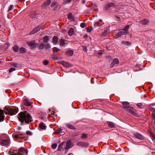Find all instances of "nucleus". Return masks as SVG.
Listing matches in <instances>:
<instances>
[{"label": "nucleus", "mask_w": 155, "mask_h": 155, "mask_svg": "<svg viewBox=\"0 0 155 155\" xmlns=\"http://www.w3.org/2000/svg\"><path fill=\"white\" fill-rule=\"evenodd\" d=\"M30 115L26 111L21 112L19 114L18 119L22 123H29L32 121Z\"/></svg>", "instance_id": "nucleus-1"}, {"label": "nucleus", "mask_w": 155, "mask_h": 155, "mask_svg": "<svg viewBox=\"0 0 155 155\" xmlns=\"http://www.w3.org/2000/svg\"><path fill=\"white\" fill-rule=\"evenodd\" d=\"M6 110L7 112L6 113H7L11 115L16 114L18 111V108L15 107L12 108H8Z\"/></svg>", "instance_id": "nucleus-2"}, {"label": "nucleus", "mask_w": 155, "mask_h": 155, "mask_svg": "<svg viewBox=\"0 0 155 155\" xmlns=\"http://www.w3.org/2000/svg\"><path fill=\"white\" fill-rule=\"evenodd\" d=\"M73 146V143H71V140H69L66 142V146L64 148V149L66 150H68L72 147Z\"/></svg>", "instance_id": "nucleus-3"}, {"label": "nucleus", "mask_w": 155, "mask_h": 155, "mask_svg": "<svg viewBox=\"0 0 155 155\" xmlns=\"http://www.w3.org/2000/svg\"><path fill=\"white\" fill-rule=\"evenodd\" d=\"M19 153H17L13 154V155H22V153H25L26 155H27L28 153V151L27 150L25 149L23 147H21L18 150Z\"/></svg>", "instance_id": "nucleus-4"}, {"label": "nucleus", "mask_w": 155, "mask_h": 155, "mask_svg": "<svg viewBox=\"0 0 155 155\" xmlns=\"http://www.w3.org/2000/svg\"><path fill=\"white\" fill-rule=\"evenodd\" d=\"M27 44L31 48H35L38 47V45L37 44L35 43V41L34 40L28 42Z\"/></svg>", "instance_id": "nucleus-5"}, {"label": "nucleus", "mask_w": 155, "mask_h": 155, "mask_svg": "<svg viewBox=\"0 0 155 155\" xmlns=\"http://www.w3.org/2000/svg\"><path fill=\"white\" fill-rule=\"evenodd\" d=\"M127 33L126 31H121L116 33L114 35V38H117L120 37L123 35H127Z\"/></svg>", "instance_id": "nucleus-6"}, {"label": "nucleus", "mask_w": 155, "mask_h": 155, "mask_svg": "<svg viewBox=\"0 0 155 155\" xmlns=\"http://www.w3.org/2000/svg\"><path fill=\"white\" fill-rule=\"evenodd\" d=\"M42 26V24H40L38 26L35 27L30 32V34H33L37 32L41 28Z\"/></svg>", "instance_id": "nucleus-7"}, {"label": "nucleus", "mask_w": 155, "mask_h": 155, "mask_svg": "<svg viewBox=\"0 0 155 155\" xmlns=\"http://www.w3.org/2000/svg\"><path fill=\"white\" fill-rule=\"evenodd\" d=\"M134 136L136 138L140 140H143L144 139V137L141 134L138 133H135L134 134Z\"/></svg>", "instance_id": "nucleus-8"}, {"label": "nucleus", "mask_w": 155, "mask_h": 155, "mask_svg": "<svg viewBox=\"0 0 155 155\" xmlns=\"http://www.w3.org/2000/svg\"><path fill=\"white\" fill-rule=\"evenodd\" d=\"M125 110L132 114L134 115L135 116H136L137 115V113L134 111L133 108L131 107H129L128 108H126Z\"/></svg>", "instance_id": "nucleus-9"}, {"label": "nucleus", "mask_w": 155, "mask_h": 155, "mask_svg": "<svg viewBox=\"0 0 155 155\" xmlns=\"http://www.w3.org/2000/svg\"><path fill=\"white\" fill-rule=\"evenodd\" d=\"M9 143V140L5 139L0 141V144L2 146L8 145Z\"/></svg>", "instance_id": "nucleus-10"}, {"label": "nucleus", "mask_w": 155, "mask_h": 155, "mask_svg": "<svg viewBox=\"0 0 155 155\" xmlns=\"http://www.w3.org/2000/svg\"><path fill=\"white\" fill-rule=\"evenodd\" d=\"M119 63V61L116 58H114L111 62L110 65V67L112 68L114 66L115 64H117Z\"/></svg>", "instance_id": "nucleus-11"}, {"label": "nucleus", "mask_w": 155, "mask_h": 155, "mask_svg": "<svg viewBox=\"0 0 155 155\" xmlns=\"http://www.w3.org/2000/svg\"><path fill=\"white\" fill-rule=\"evenodd\" d=\"M61 64L65 67L68 68L72 66L71 64L65 61H62L61 62Z\"/></svg>", "instance_id": "nucleus-12"}, {"label": "nucleus", "mask_w": 155, "mask_h": 155, "mask_svg": "<svg viewBox=\"0 0 155 155\" xmlns=\"http://www.w3.org/2000/svg\"><path fill=\"white\" fill-rule=\"evenodd\" d=\"M23 134V133L21 131H17L15 134L13 135L14 137L16 138H17L19 137V136L22 135Z\"/></svg>", "instance_id": "nucleus-13"}, {"label": "nucleus", "mask_w": 155, "mask_h": 155, "mask_svg": "<svg viewBox=\"0 0 155 155\" xmlns=\"http://www.w3.org/2000/svg\"><path fill=\"white\" fill-rule=\"evenodd\" d=\"M4 117L5 116L3 111L0 109V122H2L4 120Z\"/></svg>", "instance_id": "nucleus-14"}, {"label": "nucleus", "mask_w": 155, "mask_h": 155, "mask_svg": "<svg viewBox=\"0 0 155 155\" xmlns=\"http://www.w3.org/2000/svg\"><path fill=\"white\" fill-rule=\"evenodd\" d=\"M116 6L113 3H108L105 6V8L107 9H109L110 7H115Z\"/></svg>", "instance_id": "nucleus-15"}, {"label": "nucleus", "mask_w": 155, "mask_h": 155, "mask_svg": "<svg viewBox=\"0 0 155 155\" xmlns=\"http://www.w3.org/2000/svg\"><path fill=\"white\" fill-rule=\"evenodd\" d=\"M124 107L123 108L125 110L126 108L129 107V103L127 101L122 102V103Z\"/></svg>", "instance_id": "nucleus-16"}, {"label": "nucleus", "mask_w": 155, "mask_h": 155, "mask_svg": "<svg viewBox=\"0 0 155 155\" xmlns=\"http://www.w3.org/2000/svg\"><path fill=\"white\" fill-rule=\"evenodd\" d=\"M51 3V1L50 0H48L42 4V7L43 8H45L49 5Z\"/></svg>", "instance_id": "nucleus-17"}, {"label": "nucleus", "mask_w": 155, "mask_h": 155, "mask_svg": "<svg viewBox=\"0 0 155 155\" xmlns=\"http://www.w3.org/2000/svg\"><path fill=\"white\" fill-rule=\"evenodd\" d=\"M66 54L69 56H72L74 54V51L72 50H68L66 51Z\"/></svg>", "instance_id": "nucleus-18"}, {"label": "nucleus", "mask_w": 155, "mask_h": 155, "mask_svg": "<svg viewBox=\"0 0 155 155\" xmlns=\"http://www.w3.org/2000/svg\"><path fill=\"white\" fill-rule=\"evenodd\" d=\"M65 126L67 127L68 128L72 129V130H74L76 128H75L73 126H72V125H71L68 123H67L65 124Z\"/></svg>", "instance_id": "nucleus-19"}, {"label": "nucleus", "mask_w": 155, "mask_h": 155, "mask_svg": "<svg viewBox=\"0 0 155 155\" xmlns=\"http://www.w3.org/2000/svg\"><path fill=\"white\" fill-rule=\"evenodd\" d=\"M50 38L51 37L50 36H46L44 38L43 41L44 42L47 43L48 42Z\"/></svg>", "instance_id": "nucleus-20"}, {"label": "nucleus", "mask_w": 155, "mask_h": 155, "mask_svg": "<svg viewBox=\"0 0 155 155\" xmlns=\"http://www.w3.org/2000/svg\"><path fill=\"white\" fill-rule=\"evenodd\" d=\"M58 41V38L57 36H54L53 38L52 41L54 44H56Z\"/></svg>", "instance_id": "nucleus-21"}, {"label": "nucleus", "mask_w": 155, "mask_h": 155, "mask_svg": "<svg viewBox=\"0 0 155 155\" xmlns=\"http://www.w3.org/2000/svg\"><path fill=\"white\" fill-rule=\"evenodd\" d=\"M64 143V142H63L60 143L58 146V151H60L63 149L62 146Z\"/></svg>", "instance_id": "nucleus-22"}, {"label": "nucleus", "mask_w": 155, "mask_h": 155, "mask_svg": "<svg viewBox=\"0 0 155 155\" xmlns=\"http://www.w3.org/2000/svg\"><path fill=\"white\" fill-rule=\"evenodd\" d=\"M59 42L60 46L62 47H64L65 44V41L63 39H61Z\"/></svg>", "instance_id": "nucleus-23"}, {"label": "nucleus", "mask_w": 155, "mask_h": 155, "mask_svg": "<svg viewBox=\"0 0 155 155\" xmlns=\"http://www.w3.org/2000/svg\"><path fill=\"white\" fill-rule=\"evenodd\" d=\"M24 104L26 106H29L30 105V103L28 102V100L26 99H24Z\"/></svg>", "instance_id": "nucleus-24"}, {"label": "nucleus", "mask_w": 155, "mask_h": 155, "mask_svg": "<svg viewBox=\"0 0 155 155\" xmlns=\"http://www.w3.org/2000/svg\"><path fill=\"white\" fill-rule=\"evenodd\" d=\"M39 127L41 129L44 130L46 129V126L42 122L39 125Z\"/></svg>", "instance_id": "nucleus-25"}, {"label": "nucleus", "mask_w": 155, "mask_h": 155, "mask_svg": "<svg viewBox=\"0 0 155 155\" xmlns=\"http://www.w3.org/2000/svg\"><path fill=\"white\" fill-rule=\"evenodd\" d=\"M39 49L42 50L45 48V45L43 43H41L38 46Z\"/></svg>", "instance_id": "nucleus-26"}, {"label": "nucleus", "mask_w": 155, "mask_h": 155, "mask_svg": "<svg viewBox=\"0 0 155 155\" xmlns=\"http://www.w3.org/2000/svg\"><path fill=\"white\" fill-rule=\"evenodd\" d=\"M74 30L72 28H71L68 31V35L70 36H72L74 34Z\"/></svg>", "instance_id": "nucleus-27"}, {"label": "nucleus", "mask_w": 155, "mask_h": 155, "mask_svg": "<svg viewBox=\"0 0 155 155\" xmlns=\"http://www.w3.org/2000/svg\"><path fill=\"white\" fill-rule=\"evenodd\" d=\"M108 126L111 128L113 127H114V124L112 122H107Z\"/></svg>", "instance_id": "nucleus-28"}, {"label": "nucleus", "mask_w": 155, "mask_h": 155, "mask_svg": "<svg viewBox=\"0 0 155 155\" xmlns=\"http://www.w3.org/2000/svg\"><path fill=\"white\" fill-rule=\"evenodd\" d=\"M26 51V49L23 47L21 48L20 49V51L21 53H25Z\"/></svg>", "instance_id": "nucleus-29"}, {"label": "nucleus", "mask_w": 155, "mask_h": 155, "mask_svg": "<svg viewBox=\"0 0 155 155\" xmlns=\"http://www.w3.org/2000/svg\"><path fill=\"white\" fill-rule=\"evenodd\" d=\"M87 31V32L90 33L93 30L92 27L90 26L86 28Z\"/></svg>", "instance_id": "nucleus-30"}, {"label": "nucleus", "mask_w": 155, "mask_h": 155, "mask_svg": "<svg viewBox=\"0 0 155 155\" xmlns=\"http://www.w3.org/2000/svg\"><path fill=\"white\" fill-rule=\"evenodd\" d=\"M12 65L14 66L15 68H21L22 66L21 65L18 64L17 63H13Z\"/></svg>", "instance_id": "nucleus-31"}, {"label": "nucleus", "mask_w": 155, "mask_h": 155, "mask_svg": "<svg viewBox=\"0 0 155 155\" xmlns=\"http://www.w3.org/2000/svg\"><path fill=\"white\" fill-rule=\"evenodd\" d=\"M148 22L145 19L143 20H141V22L142 24H143L144 25H147V24Z\"/></svg>", "instance_id": "nucleus-32"}, {"label": "nucleus", "mask_w": 155, "mask_h": 155, "mask_svg": "<svg viewBox=\"0 0 155 155\" xmlns=\"http://www.w3.org/2000/svg\"><path fill=\"white\" fill-rule=\"evenodd\" d=\"M13 49L15 52H18V47L17 46H15L13 47Z\"/></svg>", "instance_id": "nucleus-33"}, {"label": "nucleus", "mask_w": 155, "mask_h": 155, "mask_svg": "<svg viewBox=\"0 0 155 155\" xmlns=\"http://www.w3.org/2000/svg\"><path fill=\"white\" fill-rule=\"evenodd\" d=\"M109 31H108L107 30L105 29L104 30V31L103 34V35L104 36H107L109 34Z\"/></svg>", "instance_id": "nucleus-34"}, {"label": "nucleus", "mask_w": 155, "mask_h": 155, "mask_svg": "<svg viewBox=\"0 0 155 155\" xmlns=\"http://www.w3.org/2000/svg\"><path fill=\"white\" fill-rule=\"evenodd\" d=\"M51 48V46L49 44H47L45 45V49L47 50L48 49Z\"/></svg>", "instance_id": "nucleus-35"}, {"label": "nucleus", "mask_w": 155, "mask_h": 155, "mask_svg": "<svg viewBox=\"0 0 155 155\" xmlns=\"http://www.w3.org/2000/svg\"><path fill=\"white\" fill-rule=\"evenodd\" d=\"M130 27V25H127L125 27V28L124 29H122L124 31H127V30Z\"/></svg>", "instance_id": "nucleus-36"}, {"label": "nucleus", "mask_w": 155, "mask_h": 155, "mask_svg": "<svg viewBox=\"0 0 155 155\" xmlns=\"http://www.w3.org/2000/svg\"><path fill=\"white\" fill-rule=\"evenodd\" d=\"M60 49L58 48L57 47H55L53 48V51L54 53L57 52L58 51H59Z\"/></svg>", "instance_id": "nucleus-37"}, {"label": "nucleus", "mask_w": 155, "mask_h": 155, "mask_svg": "<svg viewBox=\"0 0 155 155\" xmlns=\"http://www.w3.org/2000/svg\"><path fill=\"white\" fill-rule=\"evenodd\" d=\"M57 146V144L56 143L52 144L51 145V148L52 149H54L56 148Z\"/></svg>", "instance_id": "nucleus-38"}, {"label": "nucleus", "mask_w": 155, "mask_h": 155, "mask_svg": "<svg viewBox=\"0 0 155 155\" xmlns=\"http://www.w3.org/2000/svg\"><path fill=\"white\" fill-rule=\"evenodd\" d=\"M80 26L82 28L85 27L86 26V24L84 23H81L80 24Z\"/></svg>", "instance_id": "nucleus-39"}, {"label": "nucleus", "mask_w": 155, "mask_h": 155, "mask_svg": "<svg viewBox=\"0 0 155 155\" xmlns=\"http://www.w3.org/2000/svg\"><path fill=\"white\" fill-rule=\"evenodd\" d=\"M68 19H71L72 18V14L71 13H69L68 15Z\"/></svg>", "instance_id": "nucleus-40"}, {"label": "nucleus", "mask_w": 155, "mask_h": 155, "mask_svg": "<svg viewBox=\"0 0 155 155\" xmlns=\"http://www.w3.org/2000/svg\"><path fill=\"white\" fill-rule=\"evenodd\" d=\"M49 63V61L47 60H45L43 62V64L45 65H47Z\"/></svg>", "instance_id": "nucleus-41"}, {"label": "nucleus", "mask_w": 155, "mask_h": 155, "mask_svg": "<svg viewBox=\"0 0 155 155\" xmlns=\"http://www.w3.org/2000/svg\"><path fill=\"white\" fill-rule=\"evenodd\" d=\"M150 135L153 139H155V136L152 132H150Z\"/></svg>", "instance_id": "nucleus-42"}, {"label": "nucleus", "mask_w": 155, "mask_h": 155, "mask_svg": "<svg viewBox=\"0 0 155 155\" xmlns=\"http://www.w3.org/2000/svg\"><path fill=\"white\" fill-rule=\"evenodd\" d=\"M87 137V134H83L82 135V137L83 138H86Z\"/></svg>", "instance_id": "nucleus-43"}, {"label": "nucleus", "mask_w": 155, "mask_h": 155, "mask_svg": "<svg viewBox=\"0 0 155 155\" xmlns=\"http://www.w3.org/2000/svg\"><path fill=\"white\" fill-rule=\"evenodd\" d=\"M15 70V69L14 68H11L9 70V72H11L13 71H14Z\"/></svg>", "instance_id": "nucleus-44"}, {"label": "nucleus", "mask_w": 155, "mask_h": 155, "mask_svg": "<svg viewBox=\"0 0 155 155\" xmlns=\"http://www.w3.org/2000/svg\"><path fill=\"white\" fill-rule=\"evenodd\" d=\"M26 134L28 135H32L30 131H28L26 132Z\"/></svg>", "instance_id": "nucleus-45"}, {"label": "nucleus", "mask_w": 155, "mask_h": 155, "mask_svg": "<svg viewBox=\"0 0 155 155\" xmlns=\"http://www.w3.org/2000/svg\"><path fill=\"white\" fill-rule=\"evenodd\" d=\"M71 1V0H64V2L66 4L69 3Z\"/></svg>", "instance_id": "nucleus-46"}, {"label": "nucleus", "mask_w": 155, "mask_h": 155, "mask_svg": "<svg viewBox=\"0 0 155 155\" xmlns=\"http://www.w3.org/2000/svg\"><path fill=\"white\" fill-rule=\"evenodd\" d=\"M83 49L84 52H87V47L85 46H83Z\"/></svg>", "instance_id": "nucleus-47"}, {"label": "nucleus", "mask_w": 155, "mask_h": 155, "mask_svg": "<svg viewBox=\"0 0 155 155\" xmlns=\"http://www.w3.org/2000/svg\"><path fill=\"white\" fill-rule=\"evenodd\" d=\"M123 43L126 45H128L130 44V43L128 41H124L123 42Z\"/></svg>", "instance_id": "nucleus-48"}, {"label": "nucleus", "mask_w": 155, "mask_h": 155, "mask_svg": "<svg viewBox=\"0 0 155 155\" xmlns=\"http://www.w3.org/2000/svg\"><path fill=\"white\" fill-rule=\"evenodd\" d=\"M83 143L81 142H78L77 143V145H78L81 146H82L83 145Z\"/></svg>", "instance_id": "nucleus-49"}, {"label": "nucleus", "mask_w": 155, "mask_h": 155, "mask_svg": "<svg viewBox=\"0 0 155 155\" xmlns=\"http://www.w3.org/2000/svg\"><path fill=\"white\" fill-rule=\"evenodd\" d=\"M13 5H10L9 6V7L8 8V11H10L11 10H12V9L13 8Z\"/></svg>", "instance_id": "nucleus-50"}, {"label": "nucleus", "mask_w": 155, "mask_h": 155, "mask_svg": "<svg viewBox=\"0 0 155 155\" xmlns=\"http://www.w3.org/2000/svg\"><path fill=\"white\" fill-rule=\"evenodd\" d=\"M143 104L142 103H139L137 104V106L138 107H140Z\"/></svg>", "instance_id": "nucleus-51"}, {"label": "nucleus", "mask_w": 155, "mask_h": 155, "mask_svg": "<svg viewBox=\"0 0 155 155\" xmlns=\"http://www.w3.org/2000/svg\"><path fill=\"white\" fill-rule=\"evenodd\" d=\"M56 3L55 2H53L51 4V7H53L55 6V5H56Z\"/></svg>", "instance_id": "nucleus-52"}, {"label": "nucleus", "mask_w": 155, "mask_h": 155, "mask_svg": "<svg viewBox=\"0 0 155 155\" xmlns=\"http://www.w3.org/2000/svg\"><path fill=\"white\" fill-rule=\"evenodd\" d=\"M152 118L155 120V114L153 113H152Z\"/></svg>", "instance_id": "nucleus-53"}, {"label": "nucleus", "mask_w": 155, "mask_h": 155, "mask_svg": "<svg viewBox=\"0 0 155 155\" xmlns=\"http://www.w3.org/2000/svg\"><path fill=\"white\" fill-rule=\"evenodd\" d=\"M62 130L61 128H59L57 130L58 133L61 132L62 131Z\"/></svg>", "instance_id": "nucleus-54"}, {"label": "nucleus", "mask_w": 155, "mask_h": 155, "mask_svg": "<svg viewBox=\"0 0 155 155\" xmlns=\"http://www.w3.org/2000/svg\"><path fill=\"white\" fill-rule=\"evenodd\" d=\"M94 26L95 27H97V26H99V25L98 24V22L95 23V24H94Z\"/></svg>", "instance_id": "nucleus-55"}, {"label": "nucleus", "mask_w": 155, "mask_h": 155, "mask_svg": "<svg viewBox=\"0 0 155 155\" xmlns=\"http://www.w3.org/2000/svg\"><path fill=\"white\" fill-rule=\"evenodd\" d=\"M85 3V0H82L81 1V3L82 4H84Z\"/></svg>", "instance_id": "nucleus-56"}, {"label": "nucleus", "mask_w": 155, "mask_h": 155, "mask_svg": "<svg viewBox=\"0 0 155 155\" xmlns=\"http://www.w3.org/2000/svg\"><path fill=\"white\" fill-rule=\"evenodd\" d=\"M57 6H56L53 9V10L54 11H55V10H56L57 9Z\"/></svg>", "instance_id": "nucleus-57"}, {"label": "nucleus", "mask_w": 155, "mask_h": 155, "mask_svg": "<svg viewBox=\"0 0 155 155\" xmlns=\"http://www.w3.org/2000/svg\"><path fill=\"white\" fill-rule=\"evenodd\" d=\"M106 48L107 49V50H108L109 49V47H108V46H106Z\"/></svg>", "instance_id": "nucleus-58"}, {"label": "nucleus", "mask_w": 155, "mask_h": 155, "mask_svg": "<svg viewBox=\"0 0 155 155\" xmlns=\"http://www.w3.org/2000/svg\"><path fill=\"white\" fill-rule=\"evenodd\" d=\"M102 21V20L101 19H100L99 21V22H101Z\"/></svg>", "instance_id": "nucleus-59"}, {"label": "nucleus", "mask_w": 155, "mask_h": 155, "mask_svg": "<svg viewBox=\"0 0 155 155\" xmlns=\"http://www.w3.org/2000/svg\"><path fill=\"white\" fill-rule=\"evenodd\" d=\"M18 129L19 130H20V127H18Z\"/></svg>", "instance_id": "nucleus-60"}, {"label": "nucleus", "mask_w": 155, "mask_h": 155, "mask_svg": "<svg viewBox=\"0 0 155 155\" xmlns=\"http://www.w3.org/2000/svg\"><path fill=\"white\" fill-rule=\"evenodd\" d=\"M1 63V61H0V64Z\"/></svg>", "instance_id": "nucleus-61"}, {"label": "nucleus", "mask_w": 155, "mask_h": 155, "mask_svg": "<svg viewBox=\"0 0 155 155\" xmlns=\"http://www.w3.org/2000/svg\"><path fill=\"white\" fill-rule=\"evenodd\" d=\"M101 54V53H100V54Z\"/></svg>", "instance_id": "nucleus-62"}]
</instances>
